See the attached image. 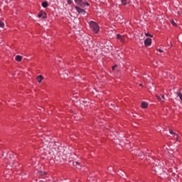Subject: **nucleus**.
Masks as SVG:
<instances>
[{"label":"nucleus","instance_id":"f03ea898","mask_svg":"<svg viewBox=\"0 0 182 182\" xmlns=\"http://www.w3.org/2000/svg\"><path fill=\"white\" fill-rule=\"evenodd\" d=\"M75 2L77 4V5H80L82 8H84V6H89V3L86 1V0H75Z\"/></svg>","mask_w":182,"mask_h":182},{"label":"nucleus","instance_id":"4468645a","mask_svg":"<svg viewBox=\"0 0 182 182\" xmlns=\"http://www.w3.org/2000/svg\"><path fill=\"white\" fill-rule=\"evenodd\" d=\"M4 26H5V23L0 20V28H4Z\"/></svg>","mask_w":182,"mask_h":182},{"label":"nucleus","instance_id":"0eeeda50","mask_svg":"<svg viewBox=\"0 0 182 182\" xmlns=\"http://www.w3.org/2000/svg\"><path fill=\"white\" fill-rule=\"evenodd\" d=\"M141 107L142 109H147V107H149V103L146 102H142L141 105Z\"/></svg>","mask_w":182,"mask_h":182},{"label":"nucleus","instance_id":"dca6fc26","mask_svg":"<svg viewBox=\"0 0 182 182\" xmlns=\"http://www.w3.org/2000/svg\"><path fill=\"white\" fill-rule=\"evenodd\" d=\"M69 72L68 71H64L63 73V75H64V77H66V76H68V73Z\"/></svg>","mask_w":182,"mask_h":182},{"label":"nucleus","instance_id":"7ed1b4c3","mask_svg":"<svg viewBox=\"0 0 182 182\" xmlns=\"http://www.w3.org/2000/svg\"><path fill=\"white\" fill-rule=\"evenodd\" d=\"M75 9H76L77 12H78V14H80V15H85V14H86V11L79 6H75Z\"/></svg>","mask_w":182,"mask_h":182},{"label":"nucleus","instance_id":"ddd939ff","mask_svg":"<svg viewBox=\"0 0 182 182\" xmlns=\"http://www.w3.org/2000/svg\"><path fill=\"white\" fill-rule=\"evenodd\" d=\"M179 136L177 134H174L173 139H176V141H178Z\"/></svg>","mask_w":182,"mask_h":182},{"label":"nucleus","instance_id":"f3484780","mask_svg":"<svg viewBox=\"0 0 182 182\" xmlns=\"http://www.w3.org/2000/svg\"><path fill=\"white\" fill-rule=\"evenodd\" d=\"M171 25H173V26H176L177 24L176 23V22L173 21V20H171Z\"/></svg>","mask_w":182,"mask_h":182},{"label":"nucleus","instance_id":"bb28decb","mask_svg":"<svg viewBox=\"0 0 182 182\" xmlns=\"http://www.w3.org/2000/svg\"><path fill=\"white\" fill-rule=\"evenodd\" d=\"M10 159H12V156H10Z\"/></svg>","mask_w":182,"mask_h":182},{"label":"nucleus","instance_id":"f8f14e48","mask_svg":"<svg viewBox=\"0 0 182 182\" xmlns=\"http://www.w3.org/2000/svg\"><path fill=\"white\" fill-rule=\"evenodd\" d=\"M121 2L122 5H127V4H129V1L127 0H121Z\"/></svg>","mask_w":182,"mask_h":182},{"label":"nucleus","instance_id":"4be33fe9","mask_svg":"<svg viewBox=\"0 0 182 182\" xmlns=\"http://www.w3.org/2000/svg\"><path fill=\"white\" fill-rule=\"evenodd\" d=\"M116 68H117V65H115L112 67V70H114V69H116Z\"/></svg>","mask_w":182,"mask_h":182},{"label":"nucleus","instance_id":"20e7f679","mask_svg":"<svg viewBox=\"0 0 182 182\" xmlns=\"http://www.w3.org/2000/svg\"><path fill=\"white\" fill-rule=\"evenodd\" d=\"M117 38L119 39V41H120V42H122V43H124V39H126V36H122L120 34H117Z\"/></svg>","mask_w":182,"mask_h":182},{"label":"nucleus","instance_id":"39448f33","mask_svg":"<svg viewBox=\"0 0 182 182\" xmlns=\"http://www.w3.org/2000/svg\"><path fill=\"white\" fill-rule=\"evenodd\" d=\"M38 18H42V19L46 18V14L43 11H40L38 15Z\"/></svg>","mask_w":182,"mask_h":182},{"label":"nucleus","instance_id":"a211bd4d","mask_svg":"<svg viewBox=\"0 0 182 182\" xmlns=\"http://www.w3.org/2000/svg\"><path fill=\"white\" fill-rule=\"evenodd\" d=\"M102 51L107 53L109 52V48H106V47H105L104 48H102Z\"/></svg>","mask_w":182,"mask_h":182},{"label":"nucleus","instance_id":"a878e982","mask_svg":"<svg viewBox=\"0 0 182 182\" xmlns=\"http://www.w3.org/2000/svg\"><path fill=\"white\" fill-rule=\"evenodd\" d=\"M75 97H78V96H77V95H76V96H75Z\"/></svg>","mask_w":182,"mask_h":182},{"label":"nucleus","instance_id":"6ab92c4d","mask_svg":"<svg viewBox=\"0 0 182 182\" xmlns=\"http://www.w3.org/2000/svg\"><path fill=\"white\" fill-rule=\"evenodd\" d=\"M109 107L110 109H113V107H114V105H113V103H109Z\"/></svg>","mask_w":182,"mask_h":182},{"label":"nucleus","instance_id":"f257e3e1","mask_svg":"<svg viewBox=\"0 0 182 182\" xmlns=\"http://www.w3.org/2000/svg\"><path fill=\"white\" fill-rule=\"evenodd\" d=\"M90 26L94 32V33H99V31H100V28L99 27V25L95 22V21H91L90 23Z\"/></svg>","mask_w":182,"mask_h":182},{"label":"nucleus","instance_id":"cd10ccee","mask_svg":"<svg viewBox=\"0 0 182 182\" xmlns=\"http://www.w3.org/2000/svg\"><path fill=\"white\" fill-rule=\"evenodd\" d=\"M2 157H4V154H2Z\"/></svg>","mask_w":182,"mask_h":182},{"label":"nucleus","instance_id":"b1692460","mask_svg":"<svg viewBox=\"0 0 182 182\" xmlns=\"http://www.w3.org/2000/svg\"><path fill=\"white\" fill-rule=\"evenodd\" d=\"M161 99L164 100V95H161Z\"/></svg>","mask_w":182,"mask_h":182},{"label":"nucleus","instance_id":"9d476101","mask_svg":"<svg viewBox=\"0 0 182 182\" xmlns=\"http://www.w3.org/2000/svg\"><path fill=\"white\" fill-rule=\"evenodd\" d=\"M16 60H17V62H21V60H22V56L16 55Z\"/></svg>","mask_w":182,"mask_h":182},{"label":"nucleus","instance_id":"393cba45","mask_svg":"<svg viewBox=\"0 0 182 182\" xmlns=\"http://www.w3.org/2000/svg\"><path fill=\"white\" fill-rule=\"evenodd\" d=\"M75 164H77V165L79 166L80 163L77 162V161H76V162H75Z\"/></svg>","mask_w":182,"mask_h":182},{"label":"nucleus","instance_id":"5701e85b","mask_svg":"<svg viewBox=\"0 0 182 182\" xmlns=\"http://www.w3.org/2000/svg\"><path fill=\"white\" fill-rule=\"evenodd\" d=\"M158 50H159V52H160V53H163V52H164L163 50H161V49H158Z\"/></svg>","mask_w":182,"mask_h":182},{"label":"nucleus","instance_id":"1a4fd4ad","mask_svg":"<svg viewBox=\"0 0 182 182\" xmlns=\"http://www.w3.org/2000/svg\"><path fill=\"white\" fill-rule=\"evenodd\" d=\"M46 174H48V173L43 172V171H39L37 173V176H46Z\"/></svg>","mask_w":182,"mask_h":182},{"label":"nucleus","instance_id":"412c9836","mask_svg":"<svg viewBox=\"0 0 182 182\" xmlns=\"http://www.w3.org/2000/svg\"><path fill=\"white\" fill-rule=\"evenodd\" d=\"M67 2L69 5H70V4H72V0H67Z\"/></svg>","mask_w":182,"mask_h":182},{"label":"nucleus","instance_id":"2eb2a0df","mask_svg":"<svg viewBox=\"0 0 182 182\" xmlns=\"http://www.w3.org/2000/svg\"><path fill=\"white\" fill-rule=\"evenodd\" d=\"M169 133H170V134H173V136H174V134H177L176 132H173V130L170 128H169Z\"/></svg>","mask_w":182,"mask_h":182},{"label":"nucleus","instance_id":"423d86ee","mask_svg":"<svg viewBox=\"0 0 182 182\" xmlns=\"http://www.w3.org/2000/svg\"><path fill=\"white\" fill-rule=\"evenodd\" d=\"M144 45L146 46H150V45H151V39H150V38H146V39L144 41Z\"/></svg>","mask_w":182,"mask_h":182},{"label":"nucleus","instance_id":"aec40b11","mask_svg":"<svg viewBox=\"0 0 182 182\" xmlns=\"http://www.w3.org/2000/svg\"><path fill=\"white\" fill-rule=\"evenodd\" d=\"M156 97H157L158 100L161 102V97H160L159 95H156Z\"/></svg>","mask_w":182,"mask_h":182},{"label":"nucleus","instance_id":"9b49d317","mask_svg":"<svg viewBox=\"0 0 182 182\" xmlns=\"http://www.w3.org/2000/svg\"><path fill=\"white\" fill-rule=\"evenodd\" d=\"M48 4L47 1H44L42 3L43 8H48Z\"/></svg>","mask_w":182,"mask_h":182},{"label":"nucleus","instance_id":"c85d7f7f","mask_svg":"<svg viewBox=\"0 0 182 182\" xmlns=\"http://www.w3.org/2000/svg\"><path fill=\"white\" fill-rule=\"evenodd\" d=\"M140 86H142L141 84L139 85Z\"/></svg>","mask_w":182,"mask_h":182},{"label":"nucleus","instance_id":"6e6552de","mask_svg":"<svg viewBox=\"0 0 182 182\" xmlns=\"http://www.w3.org/2000/svg\"><path fill=\"white\" fill-rule=\"evenodd\" d=\"M42 80H43V76L38 75L37 77V81L38 82V83H42Z\"/></svg>","mask_w":182,"mask_h":182}]
</instances>
